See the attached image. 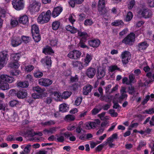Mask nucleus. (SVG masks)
<instances>
[{"label": "nucleus", "mask_w": 154, "mask_h": 154, "mask_svg": "<svg viewBox=\"0 0 154 154\" xmlns=\"http://www.w3.org/2000/svg\"><path fill=\"white\" fill-rule=\"evenodd\" d=\"M138 14L145 18H149L152 15V11L148 9L143 8L138 11Z\"/></svg>", "instance_id": "obj_7"}, {"label": "nucleus", "mask_w": 154, "mask_h": 154, "mask_svg": "<svg viewBox=\"0 0 154 154\" xmlns=\"http://www.w3.org/2000/svg\"><path fill=\"white\" fill-rule=\"evenodd\" d=\"M105 71L104 69L100 67L98 68L97 74V77L98 79H100L103 78L105 75Z\"/></svg>", "instance_id": "obj_18"}, {"label": "nucleus", "mask_w": 154, "mask_h": 154, "mask_svg": "<svg viewBox=\"0 0 154 154\" xmlns=\"http://www.w3.org/2000/svg\"><path fill=\"white\" fill-rule=\"evenodd\" d=\"M60 25V23L59 20H56L52 23V28L53 30H56L59 28Z\"/></svg>", "instance_id": "obj_32"}, {"label": "nucleus", "mask_w": 154, "mask_h": 154, "mask_svg": "<svg viewBox=\"0 0 154 154\" xmlns=\"http://www.w3.org/2000/svg\"><path fill=\"white\" fill-rule=\"evenodd\" d=\"M17 97L19 98H24L27 96V93L25 90L19 91L17 93Z\"/></svg>", "instance_id": "obj_28"}, {"label": "nucleus", "mask_w": 154, "mask_h": 154, "mask_svg": "<svg viewBox=\"0 0 154 154\" xmlns=\"http://www.w3.org/2000/svg\"><path fill=\"white\" fill-rule=\"evenodd\" d=\"M18 21L20 23L23 25H26L29 23L28 17L26 15L20 16L19 18Z\"/></svg>", "instance_id": "obj_16"}, {"label": "nucleus", "mask_w": 154, "mask_h": 154, "mask_svg": "<svg viewBox=\"0 0 154 154\" xmlns=\"http://www.w3.org/2000/svg\"><path fill=\"white\" fill-rule=\"evenodd\" d=\"M112 86L111 85H109L106 87L105 92L106 93L109 94L112 93V89H110Z\"/></svg>", "instance_id": "obj_54"}, {"label": "nucleus", "mask_w": 154, "mask_h": 154, "mask_svg": "<svg viewBox=\"0 0 154 154\" xmlns=\"http://www.w3.org/2000/svg\"><path fill=\"white\" fill-rule=\"evenodd\" d=\"M95 72L96 71L94 68H90L87 69L86 73L89 78H92L94 75Z\"/></svg>", "instance_id": "obj_20"}, {"label": "nucleus", "mask_w": 154, "mask_h": 154, "mask_svg": "<svg viewBox=\"0 0 154 154\" xmlns=\"http://www.w3.org/2000/svg\"><path fill=\"white\" fill-rule=\"evenodd\" d=\"M53 83L52 80L48 79L42 78L38 80L39 84L44 86H48L51 85Z\"/></svg>", "instance_id": "obj_11"}, {"label": "nucleus", "mask_w": 154, "mask_h": 154, "mask_svg": "<svg viewBox=\"0 0 154 154\" xmlns=\"http://www.w3.org/2000/svg\"><path fill=\"white\" fill-rule=\"evenodd\" d=\"M105 112H102L98 115V116L100 118V119L103 121H105L108 120L109 119V117L107 116H105Z\"/></svg>", "instance_id": "obj_40"}, {"label": "nucleus", "mask_w": 154, "mask_h": 154, "mask_svg": "<svg viewBox=\"0 0 154 154\" xmlns=\"http://www.w3.org/2000/svg\"><path fill=\"white\" fill-rule=\"evenodd\" d=\"M71 94L72 93L71 92L65 91L62 94L63 98L64 99H66L70 96Z\"/></svg>", "instance_id": "obj_44"}, {"label": "nucleus", "mask_w": 154, "mask_h": 154, "mask_svg": "<svg viewBox=\"0 0 154 154\" xmlns=\"http://www.w3.org/2000/svg\"><path fill=\"white\" fill-rule=\"evenodd\" d=\"M13 78L6 75L3 74L0 75V89L5 90L9 89V85L6 82L11 83L14 81Z\"/></svg>", "instance_id": "obj_1"}, {"label": "nucleus", "mask_w": 154, "mask_h": 154, "mask_svg": "<svg viewBox=\"0 0 154 154\" xmlns=\"http://www.w3.org/2000/svg\"><path fill=\"white\" fill-rule=\"evenodd\" d=\"M135 41V35L133 33H131L122 41V42L126 45H131Z\"/></svg>", "instance_id": "obj_6"}, {"label": "nucleus", "mask_w": 154, "mask_h": 154, "mask_svg": "<svg viewBox=\"0 0 154 154\" xmlns=\"http://www.w3.org/2000/svg\"><path fill=\"white\" fill-rule=\"evenodd\" d=\"M43 75V73L42 72L37 71L34 72V76L36 78H40Z\"/></svg>", "instance_id": "obj_53"}, {"label": "nucleus", "mask_w": 154, "mask_h": 154, "mask_svg": "<svg viewBox=\"0 0 154 154\" xmlns=\"http://www.w3.org/2000/svg\"><path fill=\"white\" fill-rule=\"evenodd\" d=\"M51 14V13L50 10H48L46 12H42L38 18V23L43 24L48 22L50 19Z\"/></svg>", "instance_id": "obj_2"}, {"label": "nucleus", "mask_w": 154, "mask_h": 154, "mask_svg": "<svg viewBox=\"0 0 154 154\" xmlns=\"http://www.w3.org/2000/svg\"><path fill=\"white\" fill-rule=\"evenodd\" d=\"M62 11L63 9L60 7H58L54 8L52 13V16L54 18L57 17Z\"/></svg>", "instance_id": "obj_14"}, {"label": "nucleus", "mask_w": 154, "mask_h": 154, "mask_svg": "<svg viewBox=\"0 0 154 154\" xmlns=\"http://www.w3.org/2000/svg\"><path fill=\"white\" fill-rule=\"evenodd\" d=\"M109 113L112 117H116L118 115L117 112H115L114 110L112 109L109 110Z\"/></svg>", "instance_id": "obj_64"}, {"label": "nucleus", "mask_w": 154, "mask_h": 154, "mask_svg": "<svg viewBox=\"0 0 154 154\" xmlns=\"http://www.w3.org/2000/svg\"><path fill=\"white\" fill-rule=\"evenodd\" d=\"M66 30L70 32L72 34H74L76 33L78 31L77 28H75L72 26H71L69 25H68L65 26Z\"/></svg>", "instance_id": "obj_24"}, {"label": "nucleus", "mask_w": 154, "mask_h": 154, "mask_svg": "<svg viewBox=\"0 0 154 154\" xmlns=\"http://www.w3.org/2000/svg\"><path fill=\"white\" fill-rule=\"evenodd\" d=\"M52 94L54 97V99L58 101H60L63 99L62 95H61V94L59 92H54Z\"/></svg>", "instance_id": "obj_30"}, {"label": "nucleus", "mask_w": 154, "mask_h": 154, "mask_svg": "<svg viewBox=\"0 0 154 154\" xmlns=\"http://www.w3.org/2000/svg\"><path fill=\"white\" fill-rule=\"evenodd\" d=\"M34 69V66L32 65H29L25 67L24 69L26 72H29L32 71Z\"/></svg>", "instance_id": "obj_51"}, {"label": "nucleus", "mask_w": 154, "mask_h": 154, "mask_svg": "<svg viewBox=\"0 0 154 154\" xmlns=\"http://www.w3.org/2000/svg\"><path fill=\"white\" fill-rule=\"evenodd\" d=\"M73 53L74 59H79L82 53L81 51H79L74 50L73 51Z\"/></svg>", "instance_id": "obj_34"}, {"label": "nucleus", "mask_w": 154, "mask_h": 154, "mask_svg": "<svg viewBox=\"0 0 154 154\" xmlns=\"http://www.w3.org/2000/svg\"><path fill=\"white\" fill-rule=\"evenodd\" d=\"M149 45V44L146 41L140 42L138 45V50L140 51L144 50L146 49Z\"/></svg>", "instance_id": "obj_19"}, {"label": "nucleus", "mask_w": 154, "mask_h": 154, "mask_svg": "<svg viewBox=\"0 0 154 154\" xmlns=\"http://www.w3.org/2000/svg\"><path fill=\"white\" fill-rule=\"evenodd\" d=\"M21 40H22L25 43H27L29 42L30 39L29 37L23 36L21 38H20Z\"/></svg>", "instance_id": "obj_58"}, {"label": "nucleus", "mask_w": 154, "mask_h": 154, "mask_svg": "<svg viewBox=\"0 0 154 154\" xmlns=\"http://www.w3.org/2000/svg\"><path fill=\"white\" fill-rule=\"evenodd\" d=\"M89 45L94 48L98 47L100 43V41L98 39H94L88 41Z\"/></svg>", "instance_id": "obj_13"}, {"label": "nucleus", "mask_w": 154, "mask_h": 154, "mask_svg": "<svg viewBox=\"0 0 154 154\" xmlns=\"http://www.w3.org/2000/svg\"><path fill=\"white\" fill-rule=\"evenodd\" d=\"M119 69V68L116 65H113L109 67V72H112L116 70Z\"/></svg>", "instance_id": "obj_52"}, {"label": "nucleus", "mask_w": 154, "mask_h": 154, "mask_svg": "<svg viewBox=\"0 0 154 154\" xmlns=\"http://www.w3.org/2000/svg\"><path fill=\"white\" fill-rule=\"evenodd\" d=\"M56 136L57 137V141L62 142L64 141V137L63 136L58 135H56Z\"/></svg>", "instance_id": "obj_62"}, {"label": "nucleus", "mask_w": 154, "mask_h": 154, "mask_svg": "<svg viewBox=\"0 0 154 154\" xmlns=\"http://www.w3.org/2000/svg\"><path fill=\"white\" fill-rule=\"evenodd\" d=\"M94 23L91 19H87L84 22V24L85 26H91Z\"/></svg>", "instance_id": "obj_46"}, {"label": "nucleus", "mask_w": 154, "mask_h": 154, "mask_svg": "<svg viewBox=\"0 0 154 154\" xmlns=\"http://www.w3.org/2000/svg\"><path fill=\"white\" fill-rule=\"evenodd\" d=\"M98 8L99 13L101 14H104L106 12V10L105 8V0H99Z\"/></svg>", "instance_id": "obj_9"}, {"label": "nucleus", "mask_w": 154, "mask_h": 154, "mask_svg": "<svg viewBox=\"0 0 154 154\" xmlns=\"http://www.w3.org/2000/svg\"><path fill=\"white\" fill-rule=\"evenodd\" d=\"M126 88L125 87H122L120 91L121 95L118 99L119 101H120L121 100L127 97V96L126 94Z\"/></svg>", "instance_id": "obj_21"}, {"label": "nucleus", "mask_w": 154, "mask_h": 154, "mask_svg": "<svg viewBox=\"0 0 154 154\" xmlns=\"http://www.w3.org/2000/svg\"><path fill=\"white\" fill-rule=\"evenodd\" d=\"M121 57L123 63L126 64L128 63L129 60L131 59V56L129 52L125 51L122 52Z\"/></svg>", "instance_id": "obj_8"}, {"label": "nucleus", "mask_w": 154, "mask_h": 154, "mask_svg": "<svg viewBox=\"0 0 154 154\" xmlns=\"http://www.w3.org/2000/svg\"><path fill=\"white\" fill-rule=\"evenodd\" d=\"M21 54L19 53L12 54L11 55V61H18L19 60Z\"/></svg>", "instance_id": "obj_31"}, {"label": "nucleus", "mask_w": 154, "mask_h": 154, "mask_svg": "<svg viewBox=\"0 0 154 154\" xmlns=\"http://www.w3.org/2000/svg\"><path fill=\"white\" fill-rule=\"evenodd\" d=\"M56 128L53 127L52 128L46 129L43 131V133L45 134H53L56 131Z\"/></svg>", "instance_id": "obj_27"}, {"label": "nucleus", "mask_w": 154, "mask_h": 154, "mask_svg": "<svg viewBox=\"0 0 154 154\" xmlns=\"http://www.w3.org/2000/svg\"><path fill=\"white\" fill-rule=\"evenodd\" d=\"M135 4L134 0H128L127 2V6L129 9H131Z\"/></svg>", "instance_id": "obj_41"}, {"label": "nucleus", "mask_w": 154, "mask_h": 154, "mask_svg": "<svg viewBox=\"0 0 154 154\" xmlns=\"http://www.w3.org/2000/svg\"><path fill=\"white\" fill-rule=\"evenodd\" d=\"M31 146L30 145H27L24 149V152L26 153H29L31 149Z\"/></svg>", "instance_id": "obj_63"}, {"label": "nucleus", "mask_w": 154, "mask_h": 154, "mask_svg": "<svg viewBox=\"0 0 154 154\" xmlns=\"http://www.w3.org/2000/svg\"><path fill=\"white\" fill-rule=\"evenodd\" d=\"M8 56L6 51H2L0 52V70L7 63Z\"/></svg>", "instance_id": "obj_3"}, {"label": "nucleus", "mask_w": 154, "mask_h": 154, "mask_svg": "<svg viewBox=\"0 0 154 154\" xmlns=\"http://www.w3.org/2000/svg\"><path fill=\"white\" fill-rule=\"evenodd\" d=\"M78 34V36L80 37V38L81 39L80 41H86L88 36V34L86 32H84L79 31Z\"/></svg>", "instance_id": "obj_25"}, {"label": "nucleus", "mask_w": 154, "mask_h": 154, "mask_svg": "<svg viewBox=\"0 0 154 154\" xmlns=\"http://www.w3.org/2000/svg\"><path fill=\"white\" fill-rule=\"evenodd\" d=\"M75 117L74 116L69 115H67L65 117V120L67 121H73L75 119Z\"/></svg>", "instance_id": "obj_49"}, {"label": "nucleus", "mask_w": 154, "mask_h": 154, "mask_svg": "<svg viewBox=\"0 0 154 154\" xmlns=\"http://www.w3.org/2000/svg\"><path fill=\"white\" fill-rule=\"evenodd\" d=\"M9 103L10 106L12 107L16 106L17 107H20L21 105L20 103L16 100L11 101Z\"/></svg>", "instance_id": "obj_38"}, {"label": "nucleus", "mask_w": 154, "mask_h": 154, "mask_svg": "<svg viewBox=\"0 0 154 154\" xmlns=\"http://www.w3.org/2000/svg\"><path fill=\"white\" fill-rule=\"evenodd\" d=\"M96 122H88L85 124V128L87 129L90 130L95 128L97 126V124L99 125L100 123V121L99 119L95 120Z\"/></svg>", "instance_id": "obj_10"}, {"label": "nucleus", "mask_w": 154, "mask_h": 154, "mask_svg": "<svg viewBox=\"0 0 154 154\" xmlns=\"http://www.w3.org/2000/svg\"><path fill=\"white\" fill-rule=\"evenodd\" d=\"M85 42L84 41H80V43H79V45L81 48L88 49L89 48L88 46L84 43V42Z\"/></svg>", "instance_id": "obj_56"}, {"label": "nucleus", "mask_w": 154, "mask_h": 154, "mask_svg": "<svg viewBox=\"0 0 154 154\" xmlns=\"http://www.w3.org/2000/svg\"><path fill=\"white\" fill-rule=\"evenodd\" d=\"M6 12V10L1 9L0 11V17H5Z\"/></svg>", "instance_id": "obj_61"}, {"label": "nucleus", "mask_w": 154, "mask_h": 154, "mask_svg": "<svg viewBox=\"0 0 154 154\" xmlns=\"http://www.w3.org/2000/svg\"><path fill=\"white\" fill-rule=\"evenodd\" d=\"M92 56L91 54L87 53L86 57L84 59V63L83 64L84 66H87L89 65V64L92 58Z\"/></svg>", "instance_id": "obj_15"}, {"label": "nucleus", "mask_w": 154, "mask_h": 154, "mask_svg": "<svg viewBox=\"0 0 154 154\" xmlns=\"http://www.w3.org/2000/svg\"><path fill=\"white\" fill-rule=\"evenodd\" d=\"M114 139L112 138L111 136L109 138H108L106 141V143H108L109 146L111 147H112L114 145L113 143H112V142L114 141Z\"/></svg>", "instance_id": "obj_48"}, {"label": "nucleus", "mask_w": 154, "mask_h": 154, "mask_svg": "<svg viewBox=\"0 0 154 154\" xmlns=\"http://www.w3.org/2000/svg\"><path fill=\"white\" fill-rule=\"evenodd\" d=\"M71 64L73 68L81 70L84 67L83 63L80 61L74 60L72 61Z\"/></svg>", "instance_id": "obj_12"}, {"label": "nucleus", "mask_w": 154, "mask_h": 154, "mask_svg": "<svg viewBox=\"0 0 154 154\" xmlns=\"http://www.w3.org/2000/svg\"><path fill=\"white\" fill-rule=\"evenodd\" d=\"M82 100V98L81 97H78L77 98L75 101V105L77 106L79 105L80 104Z\"/></svg>", "instance_id": "obj_57"}, {"label": "nucleus", "mask_w": 154, "mask_h": 154, "mask_svg": "<svg viewBox=\"0 0 154 154\" xmlns=\"http://www.w3.org/2000/svg\"><path fill=\"white\" fill-rule=\"evenodd\" d=\"M101 142V141H97L96 142L92 141L91 142L90 147L91 148H94L97 145L100 143Z\"/></svg>", "instance_id": "obj_59"}, {"label": "nucleus", "mask_w": 154, "mask_h": 154, "mask_svg": "<svg viewBox=\"0 0 154 154\" xmlns=\"http://www.w3.org/2000/svg\"><path fill=\"white\" fill-rule=\"evenodd\" d=\"M43 52L45 54L51 55L54 53L51 48L49 46H46L43 50Z\"/></svg>", "instance_id": "obj_26"}, {"label": "nucleus", "mask_w": 154, "mask_h": 154, "mask_svg": "<svg viewBox=\"0 0 154 154\" xmlns=\"http://www.w3.org/2000/svg\"><path fill=\"white\" fill-rule=\"evenodd\" d=\"M33 38L35 41L36 42H39L41 40V37L39 33H35L32 34Z\"/></svg>", "instance_id": "obj_39"}, {"label": "nucleus", "mask_w": 154, "mask_h": 154, "mask_svg": "<svg viewBox=\"0 0 154 154\" xmlns=\"http://www.w3.org/2000/svg\"><path fill=\"white\" fill-rule=\"evenodd\" d=\"M133 14L130 11L126 15L125 18V20L127 22L131 20L133 17Z\"/></svg>", "instance_id": "obj_43"}, {"label": "nucleus", "mask_w": 154, "mask_h": 154, "mask_svg": "<svg viewBox=\"0 0 154 154\" xmlns=\"http://www.w3.org/2000/svg\"><path fill=\"white\" fill-rule=\"evenodd\" d=\"M41 62L43 64L48 66H50L51 64V57L48 56L42 59Z\"/></svg>", "instance_id": "obj_22"}, {"label": "nucleus", "mask_w": 154, "mask_h": 154, "mask_svg": "<svg viewBox=\"0 0 154 154\" xmlns=\"http://www.w3.org/2000/svg\"><path fill=\"white\" fill-rule=\"evenodd\" d=\"M12 4L14 8L17 11H20L24 8L25 2L24 0H13Z\"/></svg>", "instance_id": "obj_4"}, {"label": "nucleus", "mask_w": 154, "mask_h": 154, "mask_svg": "<svg viewBox=\"0 0 154 154\" xmlns=\"http://www.w3.org/2000/svg\"><path fill=\"white\" fill-rule=\"evenodd\" d=\"M18 24L17 20L15 19L11 20V24L13 26H15Z\"/></svg>", "instance_id": "obj_55"}, {"label": "nucleus", "mask_w": 154, "mask_h": 154, "mask_svg": "<svg viewBox=\"0 0 154 154\" xmlns=\"http://www.w3.org/2000/svg\"><path fill=\"white\" fill-rule=\"evenodd\" d=\"M47 93H43L42 94H37L36 93H33L32 94V97L34 99L42 98L43 97L46 96Z\"/></svg>", "instance_id": "obj_36"}, {"label": "nucleus", "mask_w": 154, "mask_h": 154, "mask_svg": "<svg viewBox=\"0 0 154 154\" xmlns=\"http://www.w3.org/2000/svg\"><path fill=\"white\" fill-rule=\"evenodd\" d=\"M31 30L32 34L39 33V29L38 27L36 24H33L32 25Z\"/></svg>", "instance_id": "obj_42"}, {"label": "nucleus", "mask_w": 154, "mask_h": 154, "mask_svg": "<svg viewBox=\"0 0 154 154\" xmlns=\"http://www.w3.org/2000/svg\"><path fill=\"white\" fill-rule=\"evenodd\" d=\"M22 43V40L19 37H17L13 39L11 41V44L14 47L18 46Z\"/></svg>", "instance_id": "obj_17"}, {"label": "nucleus", "mask_w": 154, "mask_h": 154, "mask_svg": "<svg viewBox=\"0 0 154 154\" xmlns=\"http://www.w3.org/2000/svg\"><path fill=\"white\" fill-rule=\"evenodd\" d=\"M146 76L149 79V82L154 80V74H152L151 72H148L146 74Z\"/></svg>", "instance_id": "obj_47"}, {"label": "nucleus", "mask_w": 154, "mask_h": 154, "mask_svg": "<svg viewBox=\"0 0 154 154\" xmlns=\"http://www.w3.org/2000/svg\"><path fill=\"white\" fill-rule=\"evenodd\" d=\"M124 24L123 22L121 20H117L112 23V25L116 26L119 25H123Z\"/></svg>", "instance_id": "obj_45"}, {"label": "nucleus", "mask_w": 154, "mask_h": 154, "mask_svg": "<svg viewBox=\"0 0 154 154\" xmlns=\"http://www.w3.org/2000/svg\"><path fill=\"white\" fill-rule=\"evenodd\" d=\"M33 90L34 91L39 93L40 94H42L43 93H45L44 91L45 90L44 88H41L39 86H37L33 87Z\"/></svg>", "instance_id": "obj_37"}, {"label": "nucleus", "mask_w": 154, "mask_h": 154, "mask_svg": "<svg viewBox=\"0 0 154 154\" xmlns=\"http://www.w3.org/2000/svg\"><path fill=\"white\" fill-rule=\"evenodd\" d=\"M59 109L60 111L64 112L68 110L69 107L66 103H63L60 105Z\"/></svg>", "instance_id": "obj_29"}, {"label": "nucleus", "mask_w": 154, "mask_h": 154, "mask_svg": "<svg viewBox=\"0 0 154 154\" xmlns=\"http://www.w3.org/2000/svg\"><path fill=\"white\" fill-rule=\"evenodd\" d=\"M129 82H130V84L131 83H134L135 82V77L134 75L132 74H130L129 75Z\"/></svg>", "instance_id": "obj_60"}, {"label": "nucleus", "mask_w": 154, "mask_h": 154, "mask_svg": "<svg viewBox=\"0 0 154 154\" xmlns=\"http://www.w3.org/2000/svg\"><path fill=\"white\" fill-rule=\"evenodd\" d=\"M20 66L18 61H11L9 64V66L12 68L17 69L19 68Z\"/></svg>", "instance_id": "obj_33"}, {"label": "nucleus", "mask_w": 154, "mask_h": 154, "mask_svg": "<svg viewBox=\"0 0 154 154\" xmlns=\"http://www.w3.org/2000/svg\"><path fill=\"white\" fill-rule=\"evenodd\" d=\"M69 21L72 24H73L74 22L75 21V16L73 14H71L69 17Z\"/></svg>", "instance_id": "obj_50"}, {"label": "nucleus", "mask_w": 154, "mask_h": 154, "mask_svg": "<svg viewBox=\"0 0 154 154\" xmlns=\"http://www.w3.org/2000/svg\"><path fill=\"white\" fill-rule=\"evenodd\" d=\"M92 88V87L90 85H87L84 87L83 93L84 95H88L91 91Z\"/></svg>", "instance_id": "obj_23"}, {"label": "nucleus", "mask_w": 154, "mask_h": 154, "mask_svg": "<svg viewBox=\"0 0 154 154\" xmlns=\"http://www.w3.org/2000/svg\"><path fill=\"white\" fill-rule=\"evenodd\" d=\"M17 85L20 87L26 88L28 86L29 83L26 81L19 82H17Z\"/></svg>", "instance_id": "obj_35"}, {"label": "nucleus", "mask_w": 154, "mask_h": 154, "mask_svg": "<svg viewBox=\"0 0 154 154\" xmlns=\"http://www.w3.org/2000/svg\"><path fill=\"white\" fill-rule=\"evenodd\" d=\"M41 6L40 3L34 1L31 2L28 7V10L31 12L38 11Z\"/></svg>", "instance_id": "obj_5"}]
</instances>
